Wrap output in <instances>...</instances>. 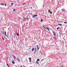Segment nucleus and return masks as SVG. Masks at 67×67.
<instances>
[{"mask_svg":"<svg viewBox=\"0 0 67 67\" xmlns=\"http://www.w3.org/2000/svg\"><path fill=\"white\" fill-rule=\"evenodd\" d=\"M32 16L34 17V18L35 16H37V15H32Z\"/></svg>","mask_w":67,"mask_h":67,"instance_id":"1","label":"nucleus"},{"mask_svg":"<svg viewBox=\"0 0 67 67\" xmlns=\"http://www.w3.org/2000/svg\"><path fill=\"white\" fill-rule=\"evenodd\" d=\"M29 60L30 62V63H31V58H29Z\"/></svg>","mask_w":67,"mask_h":67,"instance_id":"2","label":"nucleus"},{"mask_svg":"<svg viewBox=\"0 0 67 67\" xmlns=\"http://www.w3.org/2000/svg\"><path fill=\"white\" fill-rule=\"evenodd\" d=\"M13 56L14 58L15 59H16V57H15V56L13 55Z\"/></svg>","mask_w":67,"mask_h":67,"instance_id":"3","label":"nucleus"},{"mask_svg":"<svg viewBox=\"0 0 67 67\" xmlns=\"http://www.w3.org/2000/svg\"><path fill=\"white\" fill-rule=\"evenodd\" d=\"M62 11L64 12H65V9H62Z\"/></svg>","mask_w":67,"mask_h":67,"instance_id":"4","label":"nucleus"},{"mask_svg":"<svg viewBox=\"0 0 67 67\" xmlns=\"http://www.w3.org/2000/svg\"><path fill=\"white\" fill-rule=\"evenodd\" d=\"M34 48H32V51H34Z\"/></svg>","mask_w":67,"mask_h":67,"instance_id":"5","label":"nucleus"},{"mask_svg":"<svg viewBox=\"0 0 67 67\" xmlns=\"http://www.w3.org/2000/svg\"><path fill=\"white\" fill-rule=\"evenodd\" d=\"M58 24L59 25H60V26H62V25L61 24Z\"/></svg>","mask_w":67,"mask_h":67,"instance_id":"6","label":"nucleus"},{"mask_svg":"<svg viewBox=\"0 0 67 67\" xmlns=\"http://www.w3.org/2000/svg\"><path fill=\"white\" fill-rule=\"evenodd\" d=\"M1 5H4V4H3V3H1Z\"/></svg>","mask_w":67,"mask_h":67,"instance_id":"7","label":"nucleus"},{"mask_svg":"<svg viewBox=\"0 0 67 67\" xmlns=\"http://www.w3.org/2000/svg\"><path fill=\"white\" fill-rule=\"evenodd\" d=\"M54 40H56V37H54Z\"/></svg>","mask_w":67,"mask_h":67,"instance_id":"8","label":"nucleus"},{"mask_svg":"<svg viewBox=\"0 0 67 67\" xmlns=\"http://www.w3.org/2000/svg\"><path fill=\"white\" fill-rule=\"evenodd\" d=\"M37 48L38 49V50H39V48H38V46H37Z\"/></svg>","mask_w":67,"mask_h":67,"instance_id":"9","label":"nucleus"},{"mask_svg":"<svg viewBox=\"0 0 67 67\" xmlns=\"http://www.w3.org/2000/svg\"><path fill=\"white\" fill-rule=\"evenodd\" d=\"M47 29H48V30L49 31V28H48L47 27H46Z\"/></svg>","mask_w":67,"mask_h":67,"instance_id":"10","label":"nucleus"},{"mask_svg":"<svg viewBox=\"0 0 67 67\" xmlns=\"http://www.w3.org/2000/svg\"><path fill=\"white\" fill-rule=\"evenodd\" d=\"M7 4H5V7H7Z\"/></svg>","mask_w":67,"mask_h":67,"instance_id":"11","label":"nucleus"},{"mask_svg":"<svg viewBox=\"0 0 67 67\" xmlns=\"http://www.w3.org/2000/svg\"><path fill=\"white\" fill-rule=\"evenodd\" d=\"M17 36H19V34H18V33H17Z\"/></svg>","mask_w":67,"mask_h":67,"instance_id":"12","label":"nucleus"},{"mask_svg":"<svg viewBox=\"0 0 67 67\" xmlns=\"http://www.w3.org/2000/svg\"><path fill=\"white\" fill-rule=\"evenodd\" d=\"M23 5H24V4H25V3H24L22 4Z\"/></svg>","mask_w":67,"mask_h":67,"instance_id":"13","label":"nucleus"},{"mask_svg":"<svg viewBox=\"0 0 67 67\" xmlns=\"http://www.w3.org/2000/svg\"><path fill=\"white\" fill-rule=\"evenodd\" d=\"M37 62H39L40 61V59H37Z\"/></svg>","mask_w":67,"mask_h":67,"instance_id":"14","label":"nucleus"},{"mask_svg":"<svg viewBox=\"0 0 67 67\" xmlns=\"http://www.w3.org/2000/svg\"><path fill=\"white\" fill-rule=\"evenodd\" d=\"M12 63L13 64H14V62H12Z\"/></svg>","mask_w":67,"mask_h":67,"instance_id":"15","label":"nucleus"},{"mask_svg":"<svg viewBox=\"0 0 67 67\" xmlns=\"http://www.w3.org/2000/svg\"><path fill=\"white\" fill-rule=\"evenodd\" d=\"M64 23H65V24H67V23H66V22H64Z\"/></svg>","mask_w":67,"mask_h":67,"instance_id":"16","label":"nucleus"},{"mask_svg":"<svg viewBox=\"0 0 67 67\" xmlns=\"http://www.w3.org/2000/svg\"><path fill=\"white\" fill-rule=\"evenodd\" d=\"M7 65L8 67H9V65H8V64H7Z\"/></svg>","mask_w":67,"mask_h":67,"instance_id":"17","label":"nucleus"},{"mask_svg":"<svg viewBox=\"0 0 67 67\" xmlns=\"http://www.w3.org/2000/svg\"><path fill=\"white\" fill-rule=\"evenodd\" d=\"M36 63L37 64H38V62H37V61H36Z\"/></svg>","mask_w":67,"mask_h":67,"instance_id":"18","label":"nucleus"},{"mask_svg":"<svg viewBox=\"0 0 67 67\" xmlns=\"http://www.w3.org/2000/svg\"><path fill=\"white\" fill-rule=\"evenodd\" d=\"M59 29V28L58 27L57 28V30H58V29Z\"/></svg>","mask_w":67,"mask_h":67,"instance_id":"19","label":"nucleus"},{"mask_svg":"<svg viewBox=\"0 0 67 67\" xmlns=\"http://www.w3.org/2000/svg\"><path fill=\"white\" fill-rule=\"evenodd\" d=\"M43 21V20L42 19H41V22H42Z\"/></svg>","mask_w":67,"mask_h":67,"instance_id":"20","label":"nucleus"},{"mask_svg":"<svg viewBox=\"0 0 67 67\" xmlns=\"http://www.w3.org/2000/svg\"><path fill=\"white\" fill-rule=\"evenodd\" d=\"M50 12L51 14H52V12Z\"/></svg>","mask_w":67,"mask_h":67,"instance_id":"21","label":"nucleus"},{"mask_svg":"<svg viewBox=\"0 0 67 67\" xmlns=\"http://www.w3.org/2000/svg\"><path fill=\"white\" fill-rule=\"evenodd\" d=\"M6 32H5V35H6Z\"/></svg>","mask_w":67,"mask_h":67,"instance_id":"22","label":"nucleus"},{"mask_svg":"<svg viewBox=\"0 0 67 67\" xmlns=\"http://www.w3.org/2000/svg\"><path fill=\"white\" fill-rule=\"evenodd\" d=\"M54 36H55V34L54 33Z\"/></svg>","mask_w":67,"mask_h":67,"instance_id":"23","label":"nucleus"},{"mask_svg":"<svg viewBox=\"0 0 67 67\" xmlns=\"http://www.w3.org/2000/svg\"><path fill=\"white\" fill-rule=\"evenodd\" d=\"M3 39V40H4V38H3V37H2Z\"/></svg>","mask_w":67,"mask_h":67,"instance_id":"24","label":"nucleus"},{"mask_svg":"<svg viewBox=\"0 0 67 67\" xmlns=\"http://www.w3.org/2000/svg\"><path fill=\"white\" fill-rule=\"evenodd\" d=\"M15 11V9H14L13 10V11Z\"/></svg>","mask_w":67,"mask_h":67,"instance_id":"25","label":"nucleus"},{"mask_svg":"<svg viewBox=\"0 0 67 67\" xmlns=\"http://www.w3.org/2000/svg\"><path fill=\"white\" fill-rule=\"evenodd\" d=\"M44 29H46V30H47V29H46V28L44 27Z\"/></svg>","mask_w":67,"mask_h":67,"instance_id":"26","label":"nucleus"},{"mask_svg":"<svg viewBox=\"0 0 67 67\" xmlns=\"http://www.w3.org/2000/svg\"><path fill=\"white\" fill-rule=\"evenodd\" d=\"M35 51H36V48H35Z\"/></svg>","mask_w":67,"mask_h":67,"instance_id":"27","label":"nucleus"},{"mask_svg":"<svg viewBox=\"0 0 67 67\" xmlns=\"http://www.w3.org/2000/svg\"><path fill=\"white\" fill-rule=\"evenodd\" d=\"M11 4H13V3H11Z\"/></svg>","mask_w":67,"mask_h":67,"instance_id":"28","label":"nucleus"},{"mask_svg":"<svg viewBox=\"0 0 67 67\" xmlns=\"http://www.w3.org/2000/svg\"><path fill=\"white\" fill-rule=\"evenodd\" d=\"M29 19V18H27V19H25L26 20H27V19Z\"/></svg>","mask_w":67,"mask_h":67,"instance_id":"29","label":"nucleus"},{"mask_svg":"<svg viewBox=\"0 0 67 67\" xmlns=\"http://www.w3.org/2000/svg\"><path fill=\"white\" fill-rule=\"evenodd\" d=\"M54 32H55L54 31H53V33H54H54H55Z\"/></svg>","mask_w":67,"mask_h":67,"instance_id":"30","label":"nucleus"},{"mask_svg":"<svg viewBox=\"0 0 67 67\" xmlns=\"http://www.w3.org/2000/svg\"><path fill=\"white\" fill-rule=\"evenodd\" d=\"M18 61H20L19 59H18Z\"/></svg>","mask_w":67,"mask_h":67,"instance_id":"31","label":"nucleus"},{"mask_svg":"<svg viewBox=\"0 0 67 67\" xmlns=\"http://www.w3.org/2000/svg\"><path fill=\"white\" fill-rule=\"evenodd\" d=\"M45 26H43V27H44Z\"/></svg>","mask_w":67,"mask_h":67,"instance_id":"32","label":"nucleus"},{"mask_svg":"<svg viewBox=\"0 0 67 67\" xmlns=\"http://www.w3.org/2000/svg\"><path fill=\"white\" fill-rule=\"evenodd\" d=\"M5 35V36H7V35L6 34V35Z\"/></svg>","mask_w":67,"mask_h":67,"instance_id":"33","label":"nucleus"},{"mask_svg":"<svg viewBox=\"0 0 67 67\" xmlns=\"http://www.w3.org/2000/svg\"><path fill=\"white\" fill-rule=\"evenodd\" d=\"M50 12L49 11V12Z\"/></svg>","mask_w":67,"mask_h":67,"instance_id":"34","label":"nucleus"},{"mask_svg":"<svg viewBox=\"0 0 67 67\" xmlns=\"http://www.w3.org/2000/svg\"><path fill=\"white\" fill-rule=\"evenodd\" d=\"M51 10H49V11H50Z\"/></svg>","mask_w":67,"mask_h":67,"instance_id":"35","label":"nucleus"},{"mask_svg":"<svg viewBox=\"0 0 67 67\" xmlns=\"http://www.w3.org/2000/svg\"><path fill=\"white\" fill-rule=\"evenodd\" d=\"M24 67H25V66H24Z\"/></svg>","mask_w":67,"mask_h":67,"instance_id":"36","label":"nucleus"}]
</instances>
